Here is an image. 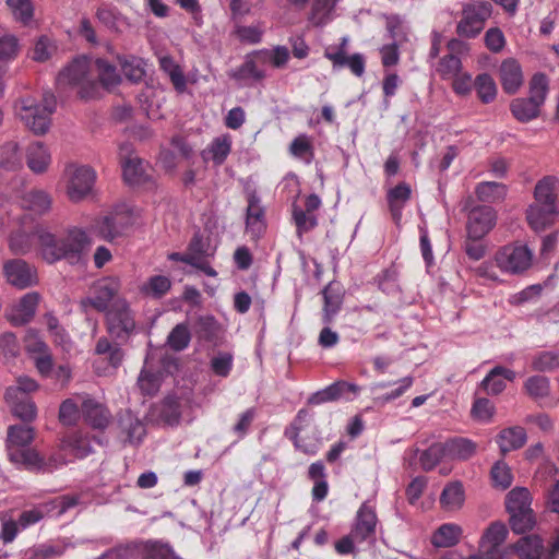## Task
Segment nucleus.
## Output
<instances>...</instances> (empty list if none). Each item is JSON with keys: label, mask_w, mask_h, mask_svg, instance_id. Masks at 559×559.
Masks as SVG:
<instances>
[{"label": "nucleus", "mask_w": 559, "mask_h": 559, "mask_svg": "<svg viewBox=\"0 0 559 559\" xmlns=\"http://www.w3.org/2000/svg\"><path fill=\"white\" fill-rule=\"evenodd\" d=\"M492 484L496 488L507 489L512 485L513 474L504 461H498L490 471Z\"/></svg>", "instance_id": "5fc2aeb1"}, {"label": "nucleus", "mask_w": 559, "mask_h": 559, "mask_svg": "<svg viewBox=\"0 0 559 559\" xmlns=\"http://www.w3.org/2000/svg\"><path fill=\"white\" fill-rule=\"evenodd\" d=\"M465 501L463 484L459 480L447 484L440 495V506L449 512L459 511Z\"/></svg>", "instance_id": "c85d7f7f"}, {"label": "nucleus", "mask_w": 559, "mask_h": 559, "mask_svg": "<svg viewBox=\"0 0 559 559\" xmlns=\"http://www.w3.org/2000/svg\"><path fill=\"white\" fill-rule=\"evenodd\" d=\"M329 60L332 62L334 70H340L344 67H347L350 72L360 78L365 73L366 69V60L364 55L356 52L352 56H343V55H331L329 56Z\"/></svg>", "instance_id": "4c0bfd02"}, {"label": "nucleus", "mask_w": 559, "mask_h": 559, "mask_svg": "<svg viewBox=\"0 0 559 559\" xmlns=\"http://www.w3.org/2000/svg\"><path fill=\"white\" fill-rule=\"evenodd\" d=\"M443 459H447L445 450L443 443L438 442L421 451L419 455V463L425 471H431Z\"/></svg>", "instance_id": "864d4df0"}, {"label": "nucleus", "mask_w": 559, "mask_h": 559, "mask_svg": "<svg viewBox=\"0 0 559 559\" xmlns=\"http://www.w3.org/2000/svg\"><path fill=\"white\" fill-rule=\"evenodd\" d=\"M34 439L35 430L27 424L10 426L7 436V452L10 461L28 471L43 468L44 457L29 447Z\"/></svg>", "instance_id": "f03ea898"}, {"label": "nucleus", "mask_w": 559, "mask_h": 559, "mask_svg": "<svg viewBox=\"0 0 559 559\" xmlns=\"http://www.w3.org/2000/svg\"><path fill=\"white\" fill-rule=\"evenodd\" d=\"M492 14V5L485 0H476L463 4L456 34L461 38H476L485 28L487 20Z\"/></svg>", "instance_id": "20e7f679"}, {"label": "nucleus", "mask_w": 559, "mask_h": 559, "mask_svg": "<svg viewBox=\"0 0 559 559\" xmlns=\"http://www.w3.org/2000/svg\"><path fill=\"white\" fill-rule=\"evenodd\" d=\"M106 311L107 332L115 338H127L135 329L134 316L128 301L118 298Z\"/></svg>", "instance_id": "6e6552de"}, {"label": "nucleus", "mask_w": 559, "mask_h": 559, "mask_svg": "<svg viewBox=\"0 0 559 559\" xmlns=\"http://www.w3.org/2000/svg\"><path fill=\"white\" fill-rule=\"evenodd\" d=\"M95 67L98 72V79L102 85L111 91L121 82V76L117 71V68L103 59H97L95 61Z\"/></svg>", "instance_id": "a18cd8bd"}, {"label": "nucleus", "mask_w": 559, "mask_h": 559, "mask_svg": "<svg viewBox=\"0 0 559 559\" xmlns=\"http://www.w3.org/2000/svg\"><path fill=\"white\" fill-rule=\"evenodd\" d=\"M3 272L7 281L17 288H26L37 283L35 267L21 259L8 261L3 266Z\"/></svg>", "instance_id": "a211bd4d"}, {"label": "nucleus", "mask_w": 559, "mask_h": 559, "mask_svg": "<svg viewBox=\"0 0 559 559\" xmlns=\"http://www.w3.org/2000/svg\"><path fill=\"white\" fill-rule=\"evenodd\" d=\"M309 417V413L306 409H300L297 413L295 420L293 421L290 429L292 436L290 439L294 441L295 447L308 455H314L318 453L320 449L319 441L306 443L298 438L300 431L304 429L307 418Z\"/></svg>", "instance_id": "473e14b6"}, {"label": "nucleus", "mask_w": 559, "mask_h": 559, "mask_svg": "<svg viewBox=\"0 0 559 559\" xmlns=\"http://www.w3.org/2000/svg\"><path fill=\"white\" fill-rule=\"evenodd\" d=\"M496 211L486 205L472 209L467 216V236L469 240L484 238L496 225Z\"/></svg>", "instance_id": "4468645a"}, {"label": "nucleus", "mask_w": 559, "mask_h": 559, "mask_svg": "<svg viewBox=\"0 0 559 559\" xmlns=\"http://www.w3.org/2000/svg\"><path fill=\"white\" fill-rule=\"evenodd\" d=\"M234 367V356L228 352H218L210 359L211 371L221 378H227Z\"/></svg>", "instance_id": "603ef678"}, {"label": "nucleus", "mask_w": 559, "mask_h": 559, "mask_svg": "<svg viewBox=\"0 0 559 559\" xmlns=\"http://www.w3.org/2000/svg\"><path fill=\"white\" fill-rule=\"evenodd\" d=\"M540 105L527 98H515L510 104L512 115L520 122H528L539 116Z\"/></svg>", "instance_id": "ea45409f"}, {"label": "nucleus", "mask_w": 559, "mask_h": 559, "mask_svg": "<svg viewBox=\"0 0 559 559\" xmlns=\"http://www.w3.org/2000/svg\"><path fill=\"white\" fill-rule=\"evenodd\" d=\"M508 188L504 183L496 181H483L475 188L477 199L485 203H495L503 201Z\"/></svg>", "instance_id": "e433bc0d"}, {"label": "nucleus", "mask_w": 559, "mask_h": 559, "mask_svg": "<svg viewBox=\"0 0 559 559\" xmlns=\"http://www.w3.org/2000/svg\"><path fill=\"white\" fill-rule=\"evenodd\" d=\"M40 254L48 263H55L68 255L70 242L67 236L51 233L47 227L37 225L34 228Z\"/></svg>", "instance_id": "9b49d317"}, {"label": "nucleus", "mask_w": 559, "mask_h": 559, "mask_svg": "<svg viewBox=\"0 0 559 559\" xmlns=\"http://www.w3.org/2000/svg\"><path fill=\"white\" fill-rule=\"evenodd\" d=\"M448 460H467L474 455L476 444L465 438H454L443 442Z\"/></svg>", "instance_id": "c9c22d12"}, {"label": "nucleus", "mask_w": 559, "mask_h": 559, "mask_svg": "<svg viewBox=\"0 0 559 559\" xmlns=\"http://www.w3.org/2000/svg\"><path fill=\"white\" fill-rule=\"evenodd\" d=\"M37 389L38 383L34 379L21 376L5 391L4 399L11 413L25 424L32 423L37 416V407L31 396Z\"/></svg>", "instance_id": "7ed1b4c3"}, {"label": "nucleus", "mask_w": 559, "mask_h": 559, "mask_svg": "<svg viewBox=\"0 0 559 559\" xmlns=\"http://www.w3.org/2000/svg\"><path fill=\"white\" fill-rule=\"evenodd\" d=\"M512 550L520 559H551V555L547 552V547L543 539L537 535H528L520 538L513 546Z\"/></svg>", "instance_id": "4be33fe9"}, {"label": "nucleus", "mask_w": 559, "mask_h": 559, "mask_svg": "<svg viewBox=\"0 0 559 559\" xmlns=\"http://www.w3.org/2000/svg\"><path fill=\"white\" fill-rule=\"evenodd\" d=\"M524 389L534 400L545 399L550 393V381L544 376H532L525 381Z\"/></svg>", "instance_id": "3c124183"}, {"label": "nucleus", "mask_w": 559, "mask_h": 559, "mask_svg": "<svg viewBox=\"0 0 559 559\" xmlns=\"http://www.w3.org/2000/svg\"><path fill=\"white\" fill-rule=\"evenodd\" d=\"M121 287L120 280L116 276L104 277L94 286V297L87 298L82 301V305H91L98 311L109 309L110 302L115 301V296L119 293Z\"/></svg>", "instance_id": "2eb2a0df"}, {"label": "nucleus", "mask_w": 559, "mask_h": 559, "mask_svg": "<svg viewBox=\"0 0 559 559\" xmlns=\"http://www.w3.org/2000/svg\"><path fill=\"white\" fill-rule=\"evenodd\" d=\"M508 528L501 522L491 523L478 542V552L484 559H509L512 547L506 545Z\"/></svg>", "instance_id": "0eeeda50"}, {"label": "nucleus", "mask_w": 559, "mask_h": 559, "mask_svg": "<svg viewBox=\"0 0 559 559\" xmlns=\"http://www.w3.org/2000/svg\"><path fill=\"white\" fill-rule=\"evenodd\" d=\"M559 368V350H542L532 356V369L539 372H551Z\"/></svg>", "instance_id": "c03bdc74"}, {"label": "nucleus", "mask_w": 559, "mask_h": 559, "mask_svg": "<svg viewBox=\"0 0 559 559\" xmlns=\"http://www.w3.org/2000/svg\"><path fill=\"white\" fill-rule=\"evenodd\" d=\"M377 515L374 508L364 502L358 509L352 528L353 536L361 543H372L376 536Z\"/></svg>", "instance_id": "f3484780"}, {"label": "nucleus", "mask_w": 559, "mask_h": 559, "mask_svg": "<svg viewBox=\"0 0 559 559\" xmlns=\"http://www.w3.org/2000/svg\"><path fill=\"white\" fill-rule=\"evenodd\" d=\"M549 92V79L542 72L535 73L530 80V98L543 106Z\"/></svg>", "instance_id": "49530a36"}, {"label": "nucleus", "mask_w": 559, "mask_h": 559, "mask_svg": "<svg viewBox=\"0 0 559 559\" xmlns=\"http://www.w3.org/2000/svg\"><path fill=\"white\" fill-rule=\"evenodd\" d=\"M7 4L17 21L27 24L32 20L34 9L31 0H7Z\"/></svg>", "instance_id": "e2e57ef3"}, {"label": "nucleus", "mask_w": 559, "mask_h": 559, "mask_svg": "<svg viewBox=\"0 0 559 559\" xmlns=\"http://www.w3.org/2000/svg\"><path fill=\"white\" fill-rule=\"evenodd\" d=\"M21 163L19 155V145L15 142H9L1 150L0 166L5 169H14Z\"/></svg>", "instance_id": "338daca9"}, {"label": "nucleus", "mask_w": 559, "mask_h": 559, "mask_svg": "<svg viewBox=\"0 0 559 559\" xmlns=\"http://www.w3.org/2000/svg\"><path fill=\"white\" fill-rule=\"evenodd\" d=\"M40 296L38 293L32 292L25 294L8 310V320L14 325H23L29 322L36 312Z\"/></svg>", "instance_id": "aec40b11"}, {"label": "nucleus", "mask_w": 559, "mask_h": 559, "mask_svg": "<svg viewBox=\"0 0 559 559\" xmlns=\"http://www.w3.org/2000/svg\"><path fill=\"white\" fill-rule=\"evenodd\" d=\"M81 407V412L85 421L95 429H104L110 421V413L108 408L93 400L87 395L76 394L72 397V415Z\"/></svg>", "instance_id": "ddd939ff"}, {"label": "nucleus", "mask_w": 559, "mask_h": 559, "mask_svg": "<svg viewBox=\"0 0 559 559\" xmlns=\"http://www.w3.org/2000/svg\"><path fill=\"white\" fill-rule=\"evenodd\" d=\"M20 206L24 211L43 215L49 211L51 206V199L43 190H29L20 197Z\"/></svg>", "instance_id": "c756f323"}, {"label": "nucleus", "mask_w": 559, "mask_h": 559, "mask_svg": "<svg viewBox=\"0 0 559 559\" xmlns=\"http://www.w3.org/2000/svg\"><path fill=\"white\" fill-rule=\"evenodd\" d=\"M97 174L90 165H72V203L93 202L98 197Z\"/></svg>", "instance_id": "9d476101"}, {"label": "nucleus", "mask_w": 559, "mask_h": 559, "mask_svg": "<svg viewBox=\"0 0 559 559\" xmlns=\"http://www.w3.org/2000/svg\"><path fill=\"white\" fill-rule=\"evenodd\" d=\"M56 51V45L47 36H40L35 43L32 59L37 62L47 61Z\"/></svg>", "instance_id": "0e129e2a"}, {"label": "nucleus", "mask_w": 559, "mask_h": 559, "mask_svg": "<svg viewBox=\"0 0 559 559\" xmlns=\"http://www.w3.org/2000/svg\"><path fill=\"white\" fill-rule=\"evenodd\" d=\"M121 424L130 443H139L142 441L145 436V427L138 418H133L129 415Z\"/></svg>", "instance_id": "052dcab7"}, {"label": "nucleus", "mask_w": 559, "mask_h": 559, "mask_svg": "<svg viewBox=\"0 0 559 559\" xmlns=\"http://www.w3.org/2000/svg\"><path fill=\"white\" fill-rule=\"evenodd\" d=\"M70 454V441L68 437H63L58 445L52 450L51 454L47 460L44 459L43 468H31L35 472L51 473L68 463V456Z\"/></svg>", "instance_id": "72a5a7b5"}, {"label": "nucleus", "mask_w": 559, "mask_h": 559, "mask_svg": "<svg viewBox=\"0 0 559 559\" xmlns=\"http://www.w3.org/2000/svg\"><path fill=\"white\" fill-rule=\"evenodd\" d=\"M535 525V515L532 509L510 514V526L518 534L530 531Z\"/></svg>", "instance_id": "4d7b16f0"}, {"label": "nucleus", "mask_w": 559, "mask_h": 559, "mask_svg": "<svg viewBox=\"0 0 559 559\" xmlns=\"http://www.w3.org/2000/svg\"><path fill=\"white\" fill-rule=\"evenodd\" d=\"M95 354L107 355L108 366L102 367L100 362H94V370L98 376H107L115 371L123 361L124 353L117 344H112L106 337H100L95 346Z\"/></svg>", "instance_id": "6ab92c4d"}, {"label": "nucleus", "mask_w": 559, "mask_h": 559, "mask_svg": "<svg viewBox=\"0 0 559 559\" xmlns=\"http://www.w3.org/2000/svg\"><path fill=\"white\" fill-rule=\"evenodd\" d=\"M558 192L559 178L554 175L545 176L535 185L533 202L557 209Z\"/></svg>", "instance_id": "393cba45"}, {"label": "nucleus", "mask_w": 559, "mask_h": 559, "mask_svg": "<svg viewBox=\"0 0 559 559\" xmlns=\"http://www.w3.org/2000/svg\"><path fill=\"white\" fill-rule=\"evenodd\" d=\"M119 157L124 181L129 186H141L150 180L146 166L133 152L132 145L122 143L119 146Z\"/></svg>", "instance_id": "f8f14e48"}, {"label": "nucleus", "mask_w": 559, "mask_h": 559, "mask_svg": "<svg viewBox=\"0 0 559 559\" xmlns=\"http://www.w3.org/2000/svg\"><path fill=\"white\" fill-rule=\"evenodd\" d=\"M26 162L34 173H44L50 164V154L41 142H34L27 147Z\"/></svg>", "instance_id": "f704fd0d"}, {"label": "nucleus", "mask_w": 559, "mask_h": 559, "mask_svg": "<svg viewBox=\"0 0 559 559\" xmlns=\"http://www.w3.org/2000/svg\"><path fill=\"white\" fill-rule=\"evenodd\" d=\"M463 528L455 523L440 525L431 536V544L438 548L453 547L461 540Z\"/></svg>", "instance_id": "7c9ffc66"}, {"label": "nucleus", "mask_w": 559, "mask_h": 559, "mask_svg": "<svg viewBox=\"0 0 559 559\" xmlns=\"http://www.w3.org/2000/svg\"><path fill=\"white\" fill-rule=\"evenodd\" d=\"M160 381L158 373L142 370L138 379V385L143 394L154 395L159 390Z\"/></svg>", "instance_id": "680f3d73"}, {"label": "nucleus", "mask_w": 559, "mask_h": 559, "mask_svg": "<svg viewBox=\"0 0 559 559\" xmlns=\"http://www.w3.org/2000/svg\"><path fill=\"white\" fill-rule=\"evenodd\" d=\"M171 288V281L165 275H153L148 277L140 287L142 295L154 299L163 298Z\"/></svg>", "instance_id": "58836bf2"}, {"label": "nucleus", "mask_w": 559, "mask_h": 559, "mask_svg": "<svg viewBox=\"0 0 559 559\" xmlns=\"http://www.w3.org/2000/svg\"><path fill=\"white\" fill-rule=\"evenodd\" d=\"M322 296L324 300L322 321L325 324H330L336 313L341 310L343 295L337 284L330 283L322 290Z\"/></svg>", "instance_id": "cd10ccee"}, {"label": "nucleus", "mask_w": 559, "mask_h": 559, "mask_svg": "<svg viewBox=\"0 0 559 559\" xmlns=\"http://www.w3.org/2000/svg\"><path fill=\"white\" fill-rule=\"evenodd\" d=\"M474 86L479 99L485 104L491 103L497 96L496 82L488 73L477 75Z\"/></svg>", "instance_id": "de8ad7c7"}, {"label": "nucleus", "mask_w": 559, "mask_h": 559, "mask_svg": "<svg viewBox=\"0 0 559 559\" xmlns=\"http://www.w3.org/2000/svg\"><path fill=\"white\" fill-rule=\"evenodd\" d=\"M480 386L486 391L487 394L498 395L502 393L507 385L499 372L493 367L480 382Z\"/></svg>", "instance_id": "69168bd1"}, {"label": "nucleus", "mask_w": 559, "mask_h": 559, "mask_svg": "<svg viewBox=\"0 0 559 559\" xmlns=\"http://www.w3.org/2000/svg\"><path fill=\"white\" fill-rule=\"evenodd\" d=\"M255 57L262 62H271L274 68H283L289 60V50L285 46H276L272 50L255 51Z\"/></svg>", "instance_id": "8fccbe9b"}, {"label": "nucleus", "mask_w": 559, "mask_h": 559, "mask_svg": "<svg viewBox=\"0 0 559 559\" xmlns=\"http://www.w3.org/2000/svg\"><path fill=\"white\" fill-rule=\"evenodd\" d=\"M95 67L86 56H82L72 60V85L74 83L82 84L79 92L82 98H92L96 96L98 87L97 82L91 76V70Z\"/></svg>", "instance_id": "dca6fc26"}, {"label": "nucleus", "mask_w": 559, "mask_h": 559, "mask_svg": "<svg viewBox=\"0 0 559 559\" xmlns=\"http://www.w3.org/2000/svg\"><path fill=\"white\" fill-rule=\"evenodd\" d=\"M495 262L503 273L519 275L532 266L533 251L526 245L510 243L496 252Z\"/></svg>", "instance_id": "39448f33"}, {"label": "nucleus", "mask_w": 559, "mask_h": 559, "mask_svg": "<svg viewBox=\"0 0 559 559\" xmlns=\"http://www.w3.org/2000/svg\"><path fill=\"white\" fill-rule=\"evenodd\" d=\"M293 219L296 225L298 236L311 230L318 224L316 215L308 213L297 205L293 206Z\"/></svg>", "instance_id": "13d9d810"}, {"label": "nucleus", "mask_w": 559, "mask_h": 559, "mask_svg": "<svg viewBox=\"0 0 559 559\" xmlns=\"http://www.w3.org/2000/svg\"><path fill=\"white\" fill-rule=\"evenodd\" d=\"M158 61L159 68L169 76L175 90L183 93L187 88V80L179 64L170 56H162Z\"/></svg>", "instance_id": "79ce46f5"}, {"label": "nucleus", "mask_w": 559, "mask_h": 559, "mask_svg": "<svg viewBox=\"0 0 559 559\" xmlns=\"http://www.w3.org/2000/svg\"><path fill=\"white\" fill-rule=\"evenodd\" d=\"M190 341L191 333L187 323L177 324L167 336V344L175 352L186 349Z\"/></svg>", "instance_id": "09e8293b"}, {"label": "nucleus", "mask_w": 559, "mask_h": 559, "mask_svg": "<svg viewBox=\"0 0 559 559\" xmlns=\"http://www.w3.org/2000/svg\"><path fill=\"white\" fill-rule=\"evenodd\" d=\"M412 189L406 182H401L390 189L386 194L390 212L393 219L397 223L402 216V210L411 199Z\"/></svg>", "instance_id": "2f4dec72"}, {"label": "nucleus", "mask_w": 559, "mask_h": 559, "mask_svg": "<svg viewBox=\"0 0 559 559\" xmlns=\"http://www.w3.org/2000/svg\"><path fill=\"white\" fill-rule=\"evenodd\" d=\"M556 215V207L537 204L536 202L530 204L526 210L527 223L535 231L544 230L550 226L554 223Z\"/></svg>", "instance_id": "a878e982"}, {"label": "nucleus", "mask_w": 559, "mask_h": 559, "mask_svg": "<svg viewBox=\"0 0 559 559\" xmlns=\"http://www.w3.org/2000/svg\"><path fill=\"white\" fill-rule=\"evenodd\" d=\"M531 493L524 487L513 488L506 498V507L509 514L525 511L531 508Z\"/></svg>", "instance_id": "37998d69"}, {"label": "nucleus", "mask_w": 559, "mask_h": 559, "mask_svg": "<svg viewBox=\"0 0 559 559\" xmlns=\"http://www.w3.org/2000/svg\"><path fill=\"white\" fill-rule=\"evenodd\" d=\"M1 207L5 211V216L0 218V225L2 228H8L11 222L16 221L19 226L17 230L12 231L9 237V248L14 254H26L33 248V236H36L34 231L32 234L25 231V227L28 225L31 218L27 215L20 216L13 213V210H8V204L4 200L1 201Z\"/></svg>", "instance_id": "1a4fd4ad"}, {"label": "nucleus", "mask_w": 559, "mask_h": 559, "mask_svg": "<svg viewBox=\"0 0 559 559\" xmlns=\"http://www.w3.org/2000/svg\"><path fill=\"white\" fill-rule=\"evenodd\" d=\"M14 114L17 119L34 134H45L51 123V115L56 109V98L52 94H45L43 104L33 96H21L14 102Z\"/></svg>", "instance_id": "f257e3e1"}, {"label": "nucleus", "mask_w": 559, "mask_h": 559, "mask_svg": "<svg viewBox=\"0 0 559 559\" xmlns=\"http://www.w3.org/2000/svg\"><path fill=\"white\" fill-rule=\"evenodd\" d=\"M20 50L19 40L13 35L0 37V61L9 62L16 58Z\"/></svg>", "instance_id": "774afa93"}, {"label": "nucleus", "mask_w": 559, "mask_h": 559, "mask_svg": "<svg viewBox=\"0 0 559 559\" xmlns=\"http://www.w3.org/2000/svg\"><path fill=\"white\" fill-rule=\"evenodd\" d=\"M461 67L462 62L460 58L451 53L440 59L437 72L442 79H453L459 75Z\"/></svg>", "instance_id": "bf43d9fd"}, {"label": "nucleus", "mask_w": 559, "mask_h": 559, "mask_svg": "<svg viewBox=\"0 0 559 559\" xmlns=\"http://www.w3.org/2000/svg\"><path fill=\"white\" fill-rule=\"evenodd\" d=\"M525 441L526 432L522 427L504 429L498 436V444L502 453L520 449Z\"/></svg>", "instance_id": "a19ab883"}, {"label": "nucleus", "mask_w": 559, "mask_h": 559, "mask_svg": "<svg viewBox=\"0 0 559 559\" xmlns=\"http://www.w3.org/2000/svg\"><path fill=\"white\" fill-rule=\"evenodd\" d=\"M233 140L229 134L214 138L202 152L204 160H212L215 165H222L231 152Z\"/></svg>", "instance_id": "bb28decb"}, {"label": "nucleus", "mask_w": 559, "mask_h": 559, "mask_svg": "<svg viewBox=\"0 0 559 559\" xmlns=\"http://www.w3.org/2000/svg\"><path fill=\"white\" fill-rule=\"evenodd\" d=\"M265 211L261 205L260 198L251 193L248 198L246 216V229L253 238H259L265 230Z\"/></svg>", "instance_id": "5701e85b"}, {"label": "nucleus", "mask_w": 559, "mask_h": 559, "mask_svg": "<svg viewBox=\"0 0 559 559\" xmlns=\"http://www.w3.org/2000/svg\"><path fill=\"white\" fill-rule=\"evenodd\" d=\"M499 79L504 93H518L524 82L520 62L514 58L504 59L499 67Z\"/></svg>", "instance_id": "412c9836"}, {"label": "nucleus", "mask_w": 559, "mask_h": 559, "mask_svg": "<svg viewBox=\"0 0 559 559\" xmlns=\"http://www.w3.org/2000/svg\"><path fill=\"white\" fill-rule=\"evenodd\" d=\"M134 224L133 211L126 204L116 205L97 222L100 237L109 242L126 235Z\"/></svg>", "instance_id": "423d86ee"}, {"label": "nucleus", "mask_w": 559, "mask_h": 559, "mask_svg": "<svg viewBox=\"0 0 559 559\" xmlns=\"http://www.w3.org/2000/svg\"><path fill=\"white\" fill-rule=\"evenodd\" d=\"M189 255H193V258L198 261L194 264V267L202 271L204 274L211 277H215L217 272L210 265L206 260L207 257L213 255V253L209 252V243L204 240L203 236L200 233H195L191 238L188 246Z\"/></svg>", "instance_id": "b1692460"}, {"label": "nucleus", "mask_w": 559, "mask_h": 559, "mask_svg": "<svg viewBox=\"0 0 559 559\" xmlns=\"http://www.w3.org/2000/svg\"><path fill=\"white\" fill-rule=\"evenodd\" d=\"M333 4L331 0H314L309 20L316 26L324 25L330 20Z\"/></svg>", "instance_id": "6e6d98bb"}]
</instances>
